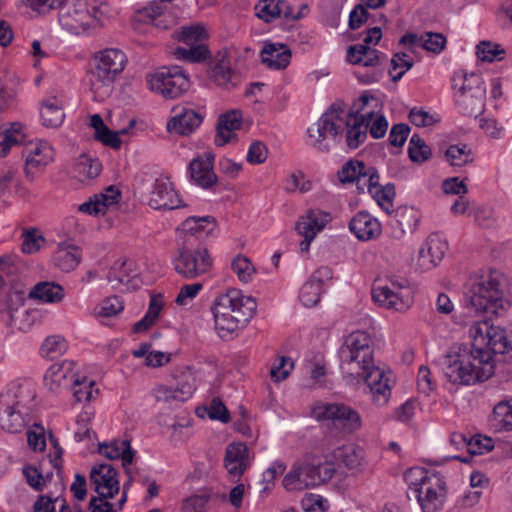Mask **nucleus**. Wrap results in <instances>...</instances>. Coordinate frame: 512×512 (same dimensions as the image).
I'll return each instance as SVG.
<instances>
[{"instance_id": "1", "label": "nucleus", "mask_w": 512, "mask_h": 512, "mask_svg": "<svg viewBox=\"0 0 512 512\" xmlns=\"http://www.w3.org/2000/svg\"><path fill=\"white\" fill-rule=\"evenodd\" d=\"M505 288V275L491 270L488 275L473 283L466 294L467 306L476 315L483 316L470 329L474 338L472 347L479 348L478 345L485 344L486 349L483 350L489 352L493 364L492 354L501 357L496 360L498 362H512V335L492 322L493 317L502 316L511 306L505 296Z\"/></svg>"}, {"instance_id": "2", "label": "nucleus", "mask_w": 512, "mask_h": 512, "mask_svg": "<svg viewBox=\"0 0 512 512\" xmlns=\"http://www.w3.org/2000/svg\"><path fill=\"white\" fill-rule=\"evenodd\" d=\"M358 113L359 111H345L341 104H332L320 119L308 128L311 146L321 152H328L330 146L325 140L332 139L335 143L344 140L350 149H356L367 139L368 128L374 139L384 137L388 128V121L384 115L376 116L374 111Z\"/></svg>"}, {"instance_id": "3", "label": "nucleus", "mask_w": 512, "mask_h": 512, "mask_svg": "<svg viewBox=\"0 0 512 512\" xmlns=\"http://www.w3.org/2000/svg\"><path fill=\"white\" fill-rule=\"evenodd\" d=\"M340 367L353 377H361L367 384L372 401L384 406L391 396L390 379L384 370L375 366L371 337L364 331L349 334L338 351Z\"/></svg>"}, {"instance_id": "4", "label": "nucleus", "mask_w": 512, "mask_h": 512, "mask_svg": "<svg viewBox=\"0 0 512 512\" xmlns=\"http://www.w3.org/2000/svg\"><path fill=\"white\" fill-rule=\"evenodd\" d=\"M441 365L447 380L460 385L486 381L495 369L489 352L463 344L452 347L442 357Z\"/></svg>"}, {"instance_id": "5", "label": "nucleus", "mask_w": 512, "mask_h": 512, "mask_svg": "<svg viewBox=\"0 0 512 512\" xmlns=\"http://www.w3.org/2000/svg\"><path fill=\"white\" fill-rule=\"evenodd\" d=\"M212 265L213 260L207 247L197 243V238L193 235L185 236L174 260L175 271L186 279H194L209 272Z\"/></svg>"}, {"instance_id": "6", "label": "nucleus", "mask_w": 512, "mask_h": 512, "mask_svg": "<svg viewBox=\"0 0 512 512\" xmlns=\"http://www.w3.org/2000/svg\"><path fill=\"white\" fill-rule=\"evenodd\" d=\"M312 415L318 422H326L327 426L343 434H351L362 426L361 416L345 403H319L312 409Z\"/></svg>"}, {"instance_id": "7", "label": "nucleus", "mask_w": 512, "mask_h": 512, "mask_svg": "<svg viewBox=\"0 0 512 512\" xmlns=\"http://www.w3.org/2000/svg\"><path fill=\"white\" fill-rule=\"evenodd\" d=\"M147 84L151 91L166 99H174L189 90L190 79L179 65L163 66L147 75Z\"/></svg>"}, {"instance_id": "8", "label": "nucleus", "mask_w": 512, "mask_h": 512, "mask_svg": "<svg viewBox=\"0 0 512 512\" xmlns=\"http://www.w3.org/2000/svg\"><path fill=\"white\" fill-rule=\"evenodd\" d=\"M126 62V55L119 49L110 48L99 52L91 69L92 87L99 88L113 83L116 76L123 71Z\"/></svg>"}, {"instance_id": "9", "label": "nucleus", "mask_w": 512, "mask_h": 512, "mask_svg": "<svg viewBox=\"0 0 512 512\" xmlns=\"http://www.w3.org/2000/svg\"><path fill=\"white\" fill-rule=\"evenodd\" d=\"M239 299L235 290H229L219 295L213 303L212 312L215 320V328L221 338L231 336L240 323H245L239 315V310L233 307V303Z\"/></svg>"}, {"instance_id": "10", "label": "nucleus", "mask_w": 512, "mask_h": 512, "mask_svg": "<svg viewBox=\"0 0 512 512\" xmlns=\"http://www.w3.org/2000/svg\"><path fill=\"white\" fill-rule=\"evenodd\" d=\"M408 280L404 278L390 279V286H374L372 288V298L375 303L388 309L404 311L410 305L409 293H403L402 290H408Z\"/></svg>"}, {"instance_id": "11", "label": "nucleus", "mask_w": 512, "mask_h": 512, "mask_svg": "<svg viewBox=\"0 0 512 512\" xmlns=\"http://www.w3.org/2000/svg\"><path fill=\"white\" fill-rule=\"evenodd\" d=\"M446 483L440 474H435L432 480L424 483L415 491L414 498L417 499L423 512H437L443 507L445 499Z\"/></svg>"}, {"instance_id": "12", "label": "nucleus", "mask_w": 512, "mask_h": 512, "mask_svg": "<svg viewBox=\"0 0 512 512\" xmlns=\"http://www.w3.org/2000/svg\"><path fill=\"white\" fill-rule=\"evenodd\" d=\"M314 464L295 463L283 478V487L287 491H302L320 485V477Z\"/></svg>"}, {"instance_id": "13", "label": "nucleus", "mask_w": 512, "mask_h": 512, "mask_svg": "<svg viewBox=\"0 0 512 512\" xmlns=\"http://www.w3.org/2000/svg\"><path fill=\"white\" fill-rule=\"evenodd\" d=\"M208 75L217 86L230 90L237 85V74L231 68L230 52L228 49L220 50L211 61Z\"/></svg>"}, {"instance_id": "14", "label": "nucleus", "mask_w": 512, "mask_h": 512, "mask_svg": "<svg viewBox=\"0 0 512 512\" xmlns=\"http://www.w3.org/2000/svg\"><path fill=\"white\" fill-rule=\"evenodd\" d=\"M59 20L64 27L75 34L95 28V23L99 22L97 15L91 14L89 7L83 1H78L72 9L60 14Z\"/></svg>"}, {"instance_id": "15", "label": "nucleus", "mask_w": 512, "mask_h": 512, "mask_svg": "<svg viewBox=\"0 0 512 512\" xmlns=\"http://www.w3.org/2000/svg\"><path fill=\"white\" fill-rule=\"evenodd\" d=\"M116 469L110 464H99L92 468L90 481L95 491L102 498H114L119 492V481Z\"/></svg>"}, {"instance_id": "16", "label": "nucleus", "mask_w": 512, "mask_h": 512, "mask_svg": "<svg viewBox=\"0 0 512 512\" xmlns=\"http://www.w3.org/2000/svg\"><path fill=\"white\" fill-rule=\"evenodd\" d=\"M147 203L155 210H173L183 206L172 183L164 179H155Z\"/></svg>"}, {"instance_id": "17", "label": "nucleus", "mask_w": 512, "mask_h": 512, "mask_svg": "<svg viewBox=\"0 0 512 512\" xmlns=\"http://www.w3.org/2000/svg\"><path fill=\"white\" fill-rule=\"evenodd\" d=\"M23 155L25 156L24 172L26 178L32 182L35 174L53 160L54 151L48 142L41 141L26 147Z\"/></svg>"}, {"instance_id": "18", "label": "nucleus", "mask_w": 512, "mask_h": 512, "mask_svg": "<svg viewBox=\"0 0 512 512\" xmlns=\"http://www.w3.org/2000/svg\"><path fill=\"white\" fill-rule=\"evenodd\" d=\"M215 155L206 152L193 159L188 167L191 181L203 189H210L217 183V175L213 171Z\"/></svg>"}, {"instance_id": "19", "label": "nucleus", "mask_w": 512, "mask_h": 512, "mask_svg": "<svg viewBox=\"0 0 512 512\" xmlns=\"http://www.w3.org/2000/svg\"><path fill=\"white\" fill-rule=\"evenodd\" d=\"M249 466V450L242 442L230 443L225 449L224 467L230 479L238 482Z\"/></svg>"}, {"instance_id": "20", "label": "nucleus", "mask_w": 512, "mask_h": 512, "mask_svg": "<svg viewBox=\"0 0 512 512\" xmlns=\"http://www.w3.org/2000/svg\"><path fill=\"white\" fill-rule=\"evenodd\" d=\"M172 112L174 115L168 121L167 129L179 135H190L203 121V116L189 106H176Z\"/></svg>"}, {"instance_id": "21", "label": "nucleus", "mask_w": 512, "mask_h": 512, "mask_svg": "<svg viewBox=\"0 0 512 512\" xmlns=\"http://www.w3.org/2000/svg\"><path fill=\"white\" fill-rule=\"evenodd\" d=\"M332 279V270L327 266L318 268L302 286L299 299L305 307H313L320 301L324 284Z\"/></svg>"}, {"instance_id": "22", "label": "nucleus", "mask_w": 512, "mask_h": 512, "mask_svg": "<svg viewBox=\"0 0 512 512\" xmlns=\"http://www.w3.org/2000/svg\"><path fill=\"white\" fill-rule=\"evenodd\" d=\"M195 391L194 380L187 378L175 386L158 385L152 390V396L158 402L177 404L190 399Z\"/></svg>"}, {"instance_id": "23", "label": "nucleus", "mask_w": 512, "mask_h": 512, "mask_svg": "<svg viewBox=\"0 0 512 512\" xmlns=\"http://www.w3.org/2000/svg\"><path fill=\"white\" fill-rule=\"evenodd\" d=\"M256 15L265 22L283 17L287 20H298L300 13H294L292 5L286 0H260L255 6Z\"/></svg>"}, {"instance_id": "24", "label": "nucleus", "mask_w": 512, "mask_h": 512, "mask_svg": "<svg viewBox=\"0 0 512 512\" xmlns=\"http://www.w3.org/2000/svg\"><path fill=\"white\" fill-rule=\"evenodd\" d=\"M350 231L362 241L378 238L382 232L380 222L366 211L358 212L349 222Z\"/></svg>"}, {"instance_id": "25", "label": "nucleus", "mask_w": 512, "mask_h": 512, "mask_svg": "<svg viewBox=\"0 0 512 512\" xmlns=\"http://www.w3.org/2000/svg\"><path fill=\"white\" fill-rule=\"evenodd\" d=\"M262 63L274 70L285 69L291 61V50L283 43L266 42L260 53Z\"/></svg>"}, {"instance_id": "26", "label": "nucleus", "mask_w": 512, "mask_h": 512, "mask_svg": "<svg viewBox=\"0 0 512 512\" xmlns=\"http://www.w3.org/2000/svg\"><path fill=\"white\" fill-rule=\"evenodd\" d=\"M331 214L319 209H311L305 216H301L296 222L295 229L299 235L315 238L327 223L331 221Z\"/></svg>"}, {"instance_id": "27", "label": "nucleus", "mask_w": 512, "mask_h": 512, "mask_svg": "<svg viewBox=\"0 0 512 512\" xmlns=\"http://www.w3.org/2000/svg\"><path fill=\"white\" fill-rule=\"evenodd\" d=\"M98 452L109 460L120 458L126 473L130 474L128 466L133 463L135 451L131 448L129 440H122L120 442L115 440L111 443H100Z\"/></svg>"}, {"instance_id": "28", "label": "nucleus", "mask_w": 512, "mask_h": 512, "mask_svg": "<svg viewBox=\"0 0 512 512\" xmlns=\"http://www.w3.org/2000/svg\"><path fill=\"white\" fill-rule=\"evenodd\" d=\"M242 122V114L238 110L220 115L216 127L215 143L218 146H223L228 143L232 138L236 137L233 133L235 130L240 129Z\"/></svg>"}, {"instance_id": "29", "label": "nucleus", "mask_w": 512, "mask_h": 512, "mask_svg": "<svg viewBox=\"0 0 512 512\" xmlns=\"http://www.w3.org/2000/svg\"><path fill=\"white\" fill-rule=\"evenodd\" d=\"M135 18L140 22L151 23L163 30L175 24V19L171 13L164 11L156 1H153L150 7L137 10Z\"/></svg>"}, {"instance_id": "30", "label": "nucleus", "mask_w": 512, "mask_h": 512, "mask_svg": "<svg viewBox=\"0 0 512 512\" xmlns=\"http://www.w3.org/2000/svg\"><path fill=\"white\" fill-rule=\"evenodd\" d=\"M486 91L456 92L455 102L463 115L477 117L484 110Z\"/></svg>"}, {"instance_id": "31", "label": "nucleus", "mask_w": 512, "mask_h": 512, "mask_svg": "<svg viewBox=\"0 0 512 512\" xmlns=\"http://www.w3.org/2000/svg\"><path fill=\"white\" fill-rule=\"evenodd\" d=\"M489 424L495 432L512 431V398L501 400L494 406Z\"/></svg>"}, {"instance_id": "32", "label": "nucleus", "mask_w": 512, "mask_h": 512, "mask_svg": "<svg viewBox=\"0 0 512 512\" xmlns=\"http://www.w3.org/2000/svg\"><path fill=\"white\" fill-rule=\"evenodd\" d=\"M55 266L64 272L74 270L81 261L80 249L72 244H60L54 253Z\"/></svg>"}, {"instance_id": "33", "label": "nucleus", "mask_w": 512, "mask_h": 512, "mask_svg": "<svg viewBox=\"0 0 512 512\" xmlns=\"http://www.w3.org/2000/svg\"><path fill=\"white\" fill-rule=\"evenodd\" d=\"M335 460L342 463L347 469L358 473L364 467V452L354 445H344L334 451Z\"/></svg>"}, {"instance_id": "34", "label": "nucleus", "mask_w": 512, "mask_h": 512, "mask_svg": "<svg viewBox=\"0 0 512 512\" xmlns=\"http://www.w3.org/2000/svg\"><path fill=\"white\" fill-rule=\"evenodd\" d=\"M65 118L63 103L56 97L45 100L41 108L42 124L46 127L57 128Z\"/></svg>"}, {"instance_id": "35", "label": "nucleus", "mask_w": 512, "mask_h": 512, "mask_svg": "<svg viewBox=\"0 0 512 512\" xmlns=\"http://www.w3.org/2000/svg\"><path fill=\"white\" fill-rule=\"evenodd\" d=\"M452 88L456 92L486 91L482 77L477 73L456 72L452 77Z\"/></svg>"}, {"instance_id": "36", "label": "nucleus", "mask_w": 512, "mask_h": 512, "mask_svg": "<svg viewBox=\"0 0 512 512\" xmlns=\"http://www.w3.org/2000/svg\"><path fill=\"white\" fill-rule=\"evenodd\" d=\"M76 364L73 361H63L61 363L53 364L47 371L45 379L50 378L51 382L57 386L65 384L67 381L73 383L74 380L80 378L75 372Z\"/></svg>"}, {"instance_id": "37", "label": "nucleus", "mask_w": 512, "mask_h": 512, "mask_svg": "<svg viewBox=\"0 0 512 512\" xmlns=\"http://www.w3.org/2000/svg\"><path fill=\"white\" fill-rule=\"evenodd\" d=\"M29 297L46 303H56L63 299L64 290L54 282H39L31 289Z\"/></svg>"}, {"instance_id": "38", "label": "nucleus", "mask_w": 512, "mask_h": 512, "mask_svg": "<svg viewBox=\"0 0 512 512\" xmlns=\"http://www.w3.org/2000/svg\"><path fill=\"white\" fill-rule=\"evenodd\" d=\"M183 229L186 231V235H193L197 238V241L204 233L206 236L209 235L216 226V220L213 216L203 217H188L183 222Z\"/></svg>"}, {"instance_id": "39", "label": "nucleus", "mask_w": 512, "mask_h": 512, "mask_svg": "<svg viewBox=\"0 0 512 512\" xmlns=\"http://www.w3.org/2000/svg\"><path fill=\"white\" fill-rule=\"evenodd\" d=\"M173 55L176 59L189 63H203L211 57L210 50L206 43L177 47Z\"/></svg>"}, {"instance_id": "40", "label": "nucleus", "mask_w": 512, "mask_h": 512, "mask_svg": "<svg viewBox=\"0 0 512 512\" xmlns=\"http://www.w3.org/2000/svg\"><path fill=\"white\" fill-rule=\"evenodd\" d=\"M395 218L402 233H412L418 226L421 213L413 206H400L395 211Z\"/></svg>"}, {"instance_id": "41", "label": "nucleus", "mask_w": 512, "mask_h": 512, "mask_svg": "<svg viewBox=\"0 0 512 512\" xmlns=\"http://www.w3.org/2000/svg\"><path fill=\"white\" fill-rule=\"evenodd\" d=\"M24 138L25 135L22 132V125L20 123H11L9 127L0 131V156L5 157L11 147L22 143Z\"/></svg>"}, {"instance_id": "42", "label": "nucleus", "mask_w": 512, "mask_h": 512, "mask_svg": "<svg viewBox=\"0 0 512 512\" xmlns=\"http://www.w3.org/2000/svg\"><path fill=\"white\" fill-rule=\"evenodd\" d=\"M365 166L364 162L356 159L347 161L338 171L339 181L343 184L355 182L356 185H361V180L365 178Z\"/></svg>"}, {"instance_id": "43", "label": "nucleus", "mask_w": 512, "mask_h": 512, "mask_svg": "<svg viewBox=\"0 0 512 512\" xmlns=\"http://www.w3.org/2000/svg\"><path fill=\"white\" fill-rule=\"evenodd\" d=\"M436 473H430L422 467H413L408 469L404 474L405 482L408 485V497L415 496V491L420 487H424L428 481L432 480Z\"/></svg>"}, {"instance_id": "44", "label": "nucleus", "mask_w": 512, "mask_h": 512, "mask_svg": "<svg viewBox=\"0 0 512 512\" xmlns=\"http://www.w3.org/2000/svg\"><path fill=\"white\" fill-rule=\"evenodd\" d=\"M207 38L208 33L205 27L201 24L182 27L177 32L178 41L182 42L185 46L205 44Z\"/></svg>"}, {"instance_id": "45", "label": "nucleus", "mask_w": 512, "mask_h": 512, "mask_svg": "<svg viewBox=\"0 0 512 512\" xmlns=\"http://www.w3.org/2000/svg\"><path fill=\"white\" fill-rule=\"evenodd\" d=\"M446 160L456 167H462L473 161L472 151L466 144L451 145L445 152Z\"/></svg>"}, {"instance_id": "46", "label": "nucleus", "mask_w": 512, "mask_h": 512, "mask_svg": "<svg viewBox=\"0 0 512 512\" xmlns=\"http://www.w3.org/2000/svg\"><path fill=\"white\" fill-rule=\"evenodd\" d=\"M373 199L387 213H390L393 206V199L396 195L395 186L392 183L380 185L369 191Z\"/></svg>"}, {"instance_id": "47", "label": "nucleus", "mask_w": 512, "mask_h": 512, "mask_svg": "<svg viewBox=\"0 0 512 512\" xmlns=\"http://www.w3.org/2000/svg\"><path fill=\"white\" fill-rule=\"evenodd\" d=\"M67 349L66 340L60 335L49 336L40 348V354L50 360L56 359Z\"/></svg>"}, {"instance_id": "48", "label": "nucleus", "mask_w": 512, "mask_h": 512, "mask_svg": "<svg viewBox=\"0 0 512 512\" xmlns=\"http://www.w3.org/2000/svg\"><path fill=\"white\" fill-rule=\"evenodd\" d=\"M408 155L413 162H425L431 157L432 152L425 141L418 134H414L409 141Z\"/></svg>"}, {"instance_id": "49", "label": "nucleus", "mask_w": 512, "mask_h": 512, "mask_svg": "<svg viewBox=\"0 0 512 512\" xmlns=\"http://www.w3.org/2000/svg\"><path fill=\"white\" fill-rule=\"evenodd\" d=\"M1 425L9 433H19L23 430L24 419L21 413L15 410V405L6 407L5 415L1 417Z\"/></svg>"}, {"instance_id": "50", "label": "nucleus", "mask_w": 512, "mask_h": 512, "mask_svg": "<svg viewBox=\"0 0 512 512\" xmlns=\"http://www.w3.org/2000/svg\"><path fill=\"white\" fill-rule=\"evenodd\" d=\"M476 53L480 60L493 62L495 60H502L505 55V50L499 44L482 41L477 45Z\"/></svg>"}, {"instance_id": "51", "label": "nucleus", "mask_w": 512, "mask_h": 512, "mask_svg": "<svg viewBox=\"0 0 512 512\" xmlns=\"http://www.w3.org/2000/svg\"><path fill=\"white\" fill-rule=\"evenodd\" d=\"M232 269L243 283L251 282L253 275L256 273V269L250 259L243 255H238L234 258Z\"/></svg>"}, {"instance_id": "52", "label": "nucleus", "mask_w": 512, "mask_h": 512, "mask_svg": "<svg viewBox=\"0 0 512 512\" xmlns=\"http://www.w3.org/2000/svg\"><path fill=\"white\" fill-rule=\"evenodd\" d=\"M94 382L88 381L86 377H80L72 383V390L77 402H89L93 398ZM98 394V390H95Z\"/></svg>"}, {"instance_id": "53", "label": "nucleus", "mask_w": 512, "mask_h": 512, "mask_svg": "<svg viewBox=\"0 0 512 512\" xmlns=\"http://www.w3.org/2000/svg\"><path fill=\"white\" fill-rule=\"evenodd\" d=\"M424 249L430 254V257L435 259L438 263L443 259L447 249L448 243L437 234L430 235L426 242L422 245Z\"/></svg>"}, {"instance_id": "54", "label": "nucleus", "mask_w": 512, "mask_h": 512, "mask_svg": "<svg viewBox=\"0 0 512 512\" xmlns=\"http://www.w3.org/2000/svg\"><path fill=\"white\" fill-rule=\"evenodd\" d=\"M127 260L119 259L110 268L107 274V280L116 285L127 284L130 281L129 268H127Z\"/></svg>"}, {"instance_id": "55", "label": "nucleus", "mask_w": 512, "mask_h": 512, "mask_svg": "<svg viewBox=\"0 0 512 512\" xmlns=\"http://www.w3.org/2000/svg\"><path fill=\"white\" fill-rule=\"evenodd\" d=\"M234 290L238 293L239 299L233 303V307L239 310L238 316H241V318L247 322L256 311V302L252 297L244 296L240 290Z\"/></svg>"}, {"instance_id": "56", "label": "nucleus", "mask_w": 512, "mask_h": 512, "mask_svg": "<svg viewBox=\"0 0 512 512\" xmlns=\"http://www.w3.org/2000/svg\"><path fill=\"white\" fill-rule=\"evenodd\" d=\"M293 367L294 363L291 358L285 356L279 357L270 371L271 379L274 382H280L286 379Z\"/></svg>"}, {"instance_id": "57", "label": "nucleus", "mask_w": 512, "mask_h": 512, "mask_svg": "<svg viewBox=\"0 0 512 512\" xmlns=\"http://www.w3.org/2000/svg\"><path fill=\"white\" fill-rule=\"evenodd\" d=\"M493 448L494 443L490 437H482L478 434L468 438L467 450L471 455L483 454L491 451Z\"/></svg>"}, {"instance_id": "58", "label": "nucleus", "mask_w": 512, "mask_h": 512, "mask_svg": "<svg viewBox=\"0 0 512 512\" xmlns=\"http://www.w3.org/2000/svg\"><path fill=\"white\" fill-rule=\"evenodd\" d=\"M391 66L393 70H397L398 68H402L403 70L399 73L393 75L391 71L389 74L391 75V79L393 82L399 81L403 75L413 67V60L409 57L408 54L401 52L394 54L391 59Z\"/></svg>"}, {"instance_id": "59", "label": "nucleus", "mask_w": 512, "mask_h": 512, "mask_svg": "<svg viewBox=\"0 0 512 512\" xmlns=\"http://www.w3.org/2000/svg\"><path fill=\"white\" fill-rule=\"evenodd\" d=\"M128 132L127 128L121 129L119 132L110 130L107 126L99 131L97 134H94L96 140L103 143L105 146H109L113 149H119L121 147V139L119 137L120 134H126Z\"/></svg>"}, {"instance_id": "60", "label": "nucleus", "mask_w": 512, "mask_h": 512, "mask_svg": "<svg viewBox=\"0 0 512 512\" xmlns=\"http://www.w3.org/2000/svg\"><path fill=\"white\" fill-rule=\"evenodd\" d=\"M446 39L442 34L427 32L420 36V46L427 51L439 53L443 50Z\"/></svg>"}, {"instance_id": "61", "label": "nucleus", "mask_w": 512, "mask_h": 512, "mask_svg": "<svg viewBox=\"0 0 512 512\" xmlns=\"http://www.w3.org/2000/svg\"><path fill=\"white\" fill-rule=\"evenodd\" d=\"M78 168L80 173H83L88 178L92 179L100 174L102 164L98 159H92L88 156L82 155L78 161Z\"/></svg>"}, {"instance_id": "62", "label": "nucleus", "mask_w": 512, "mask_h": 512, "mask_svg": "<svg viewBox=\"0 0 512 512\" xmlns=\"http://www.w3.org/2000/svg\"><path fill=\"white\" fill-rule=\"evenodd\" d=\"M268 150L261 141H254L248 150L247 161L251 164H261L267 159Z\"/></svg>"}, {"instance_id": "63", "label": "nucleus", "mask_w": 512, "mask_h": 512, "mask_svg": "<svg viewBox=\"0 0 512 512\" xmlns=\"http://www.w3.org/2000/svg\"><path fill=\"white\" fill-rule=\"evenodd\" d=\"M208 416L213 420H219L227 423L230 420V414L224 403L219 398H213L208 409Z\"/></svg>"}, {"instance_id": "64", "label": "nucleus", "mask_w": 512, "mask_h": 512, "mask_svg": "<svg viewBox=\"0 0 512 512\" xmlns=\"http://www.w3.org/2000/svg\"><path fill=\"white\" fill-rule=\"evenodd\" d=\"M326 501L316 494H307L301 501L302 509L305 512H323Z\"/></svg>"}]
</instances>
